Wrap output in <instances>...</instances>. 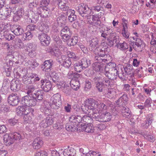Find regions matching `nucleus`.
I'll list each match as a JSON object with an SVG mask.
<instances>
[{
  "label": "nucleus",
  "mask_w": 156,
  "mask_h": 156,
  "mask_svg": "<svg viewBox=\"0 0 156 156\" xmlns=\"http://www.w3.org/2000/svg\"><path fill=\"white\" fill-rule=\"evenodd\" d=\"M40 85L41 89L45 92L50 91L52 87L51 82L46 79H42L41 80Z\"/></svg>",
  "instance_id": "obj_12"
},
{
  "label": "nucleus",
  "mask_w": 156,
  "mask_h": 156,
  "mask_svg": "<svg viewBox=\"0 0 156 156\" xmlns=\"http://www.w3.org/2000/svg\"><path fill=\"white\" fill-rule=\"evenodd\" d=\"M53 123V120L51 117L48 116L42 119L40 123V126L43 128H46Z\"/></svg>",
  "instance_id": "obj_16"
},
{
  "label": "nucleus",
  "mask_w": 156,
  "mask_h": 156,
  "mask_svg": "<svg viewBox=\"0 0 156 156\" xmlns=\"http://www.w3.org/2000/svg\"><path fill=\"white\" fill-rule=\"evenodd\" d=\"M125 72H123L122 69L121 73H120L119 78L121 79L124 80L125 79L126 75L131 74L133 73V66L130 64L125 65L123 67Z\"/></svg>",
  "instance_id": "obj_9"
},
{
  "label": "nucleus",
  "mask_w": 156,
  "mask_h": 156,
  "mask_svg": "<svg viewBox=\"0 0 156 156\" xmlns=\"http://www.w3.org/2000/svg\"><path fill=\"white\" fill-rule=\"evenodd\" d=\"M101 65V63L95 62L93 65V69L97 72L100 71L102 68Z\"/></svg>",
  "instance_id": "obj_51"
},
{
  "label": "nucleus",
  "mask_w": 156,
  "mask_h": 156,
  "mask_svg": "<svg viewBox=\"0 0 156 156\" xmlns=\"http://www.w3.org/2000/svg\"><path fill=\"white\" fill-rule=\"evenodd\" d=\"M122 20L123 29L122 30V34L124 37L126 38H128L129 34L127 30L128 27L127 24L128 23V20L124 18H123Z\"/></svg>",
  "instance_id": "obj_19"
},
{
  "label": "nucleus",
  "mask_w": 156,
  "mask_h": 156,
  "mask_svg": "<svg viewBox=\"0 0 156 156\" xmlns=\"http://www.w3.org/2000/svg\"><path fill=\"white\" fill-rule=\"evenodd\" d=\"M80 76L79 74L76 73H74L73 71H69L67 75V77L68 78L71 79H74L73 78H78Z\"/></svg>",
  "instance_id": "obj_41"
},
{
  "label": "nucleus",
  "mask_w": 156,
  "mask_h": 156,
  "mask_svg": "<svg viewBox=\"0 0 156 156\" xmlns=\"http://www.w3.org/2000/svg\"><path fill=\"white\" fill-rule=\"evenodd\" d=\"M12 133L13 136V138L14 141L15 140H19L21 138V135L20 133L16 132Z\"/></svg>",
  "instance_id": "obj_62"
},
{
  "label": "nucleus",
  "mask_w": 156,
  "mask_h": 156,
  "mask_svg": "<svg viewBox=\"0 0 156 156\" xmlns=\"http://www.w3.org/2000/svg\"><path fill=\"white\" fill-rule=\"evenodd\" d=\"M82 117L79 115H72L69 118V121L74 123L78 126L80 122L82 123Z\"/></svg>",
  "instance_id": "obj_21"
},
{
  "label": "nucleus",
  "mask_w": 156,
  "mask_h": 156,
  "mask_svg": "<svg viewBox=\"0 0 156 156\" xmlns=\"http://www.w3.org/2000/svg\"><path fill=\"white\" fill-rule=\"evenodd\" d=\"M59 73H52L51 78L53 82L56 83L59 81Z\"/></svg>",
  "instance_id": "obj_50"
},
{
  "label": "nucleus",
  "mask_w": 156,
  "mask_h": 156,
  "mask_svg": "<svg viewBox=\"0 0 156 156\" xmlns=\"http://www.w3.org/2000/svg\"><path fill=\"white\" fill-rule=\"evenodd\" d=\"M37 37L42 46H47L49 44L51 38L46 34L41 32L38 34Z\"/></svg>",
  "instance_id": "obj_11"
},
{
  "label": "nucleus",
  "mask_w": 156,
  "mask_h": 156,
  "mask_svg": "<svg viewBox=\"0 0 156 156\" xmlns=\"http://www.w3.org/2000/svg\"><path fill=\"white\" fill-rule=\"evenodd\" d=\"M84 130L88 133H92L94 132V127L91 126V124L89 125H87L84 127Z\"/></svg>",
  "instance_id": "obj_58"
},
{
  "label": "nucleus",
  "mask_w": 156,
  "mask_h": 156,
  "mask_svg": "<svg viewBox=\"0 0 156 156\" xmlns=\"http://www.w3.org/2000/svg\"><path fill=\"white\" fill-rule=\"evenodd\" d=\"M144 137L146 139L151 142H154L155 139L154 136L151 135L149 133H147L144 134Z\"/></svg>",
  "instance_id": "obj_57"
},
{
  "label": "nucleus",
  "mask_w": 156,
  "mask_h": 156,
  "mask_svg": "<svg viewBox=\"0 0 156 156\" xmlns=\"http://www.w3.org/2000/svg\"><path fill=\"white\" fill-rule=\"evenodd\" d=\"M13 136L12 133H7L4 135L3 140L6 145H10L13 143L14 141L13 138Z\"/></svg>",
  "instance_id": "obj_25"
},
{
  "label": "nucleus",
  "mask_w": 156,
  "mask_h": 156,
  "mask_svg": "<svg viewBox=\"0 0 156 156\" xmlns=\"http://www.w3.org/2000/svg\"><path fill=\"white\" fill-rule=\"evenodd\" d=\"M12 58L11 59L10 62H9V66H14L16 65V64L19 63L18 58V57L17 56H14L12 54Z\"/></svg>",
  "instance_id": "obj_49"
},
{
  "label": "nucleus",
  "mask_w": 156,
  "mask_h": 156,
  "mask_svg": "<svg viewBox=\"0 0 156 156\" xmlns=\"http://www.w3.org/2000/svg\"><path fill=\"white\" fill-rule=\"evenodd\" d=\"M99 100L98 101V105L96 109L98 110V108L99 109V111H101L106 110L108 109L107 106H106V105L103 103H100V102H99Z\"/></svg>",
  "instance_id": "obj_55"
},
{
  "label": "nucleus",
  "mask_w": 156,
  "mask_h": 156,
  "mask_svg": "<svg viewBox=\"0 0 156 156\" xmlns=\"http://www.w3.org/2000/svg\"><path fill=\"white\" fill-rule=\"evenodd\" d=\"M76 9L80 15L83 17L84 19L87 20L90 18L91 10L87 5L81 3L76 7Z\"/></svg>",
  "instance_id": "obj_6"
},
{
  "label": "nucleus",
  "mask_w": 156,
  "mask_h": 156,
  "mask_svg": "<svg viewBox=\"0 0 156 156\" xmlns=\"http://www.w3.org/2000/svg\"><path fill=\"white\" fill-rule=\"evenodd\" d=\"M133 40L135 41L133 42L138 48L140 49L144 42L140 38L133 37Z\"/></svg>",
  "instance_id": "obj_47"
},
{
  "label": "nucleus",
  "mask_w": 156,
  "mask_h": 156,
  "mask_svg": "<svg viewBox=\"0 0 156 156\" xmlns=\"http://www.w3.org/2000/svg\"><path fill=\"white\" fill-rule=\"evenodd\" d=\"M67 21L66 19H65L64 18H57V21L58 24L60 26L63 27L65 25Z\"/></svg>",
  "instance_id": "obj_59"
},
{
  "label": "nucleus",
  "mask_w": 156,
  "mask_h": 156,
  "mask_svg": "<svg viewBox=\"0 0 156 156\" xmlns=\"http://www.w3.org/2000/svg\"><path fill=\"white\" fill-rule=\"evenodd\" d=\"M121 111L123 117L128 119L131 117V111L127 106H122Z\"/></svg>",
  "instance_id": "obj_26"
},
{
  "label": "nucleus",
  "mask_w": 156,
  "mask_h": 156,
  "mask_svg": "<svg viewBox=\"0 0 156 156\" xmlns=\"http://www.w3.org/2000/svg\"><path fill=\"white\" fill-rule=\"evenodd\" d=\"M43 144V141L41 138L37 137L35 139L32 143L33 148L36 149L40 148Z\"/></svg>",
  "instance_id": "obj_24"
},
{
  "label": "nucleus",
  "mask_w": 156,
  "mask_h": 156,
  "mask_svg": "<svg viewBox=\"0 0 156 156\" xmlns=\"http://www.w3.org/2000/svg\"><path fill=\"white\" fill-rule=\"evenodd\" d=\"M61 98V95L60 94L58 93L54 94L51 98V102L49 104L52 108L57 110L60 108V113L65 112L63 108L61 107L62 102Z\"/></svg>",
  "instance_id": "obj_4"
},
{
  "label": "nucleus",
  "mask_w": 156,
  "mask_h": 156,
  "mask_svg": "<svg viewBox=\"0 0 156 156\" xmlns=\"http://www.w3.org/2000/svg\"><path fill=\"white\" fill-rule=\"evenodd\" d=\"M89 44V49L93 52L94 51L96 48H100L98 47L99 42L98 38L96 37L90 38L88 41Z\"/></svg>",
  "instance_id": "obj_14"
},
{
  "label": "nucleus",
  "mask_w": 156,
  "mask_h": 156,
  "mask_svg": "<svg viewBox=\"0 0 156 156\" xmlns=\"http://www.w3.org/2000/svg\"><path fill=\"white\" fill-rule=\"evenodd\" d=\"M84 69L87 68L91 64V61L87 58H84L79 61Z\"/></svg>",
  "instance_id": "obj_32"
},
{
  "label": "nucleus",
  "mask_w": 156,
  "mask_h": 156,
  "mask_svg": "<svg viewBox=\"0 0 156 156\" xmlns=\"http://www.w3.org/2000/svg\"><path fill=\"white\" fill-rule=\"evenodd\" d=\"M72 32L69 27L66 26L61 30L60 36L64 42H66L71 37Z\"/></svg>",
  "instance_id": "obj_10"
},
{
  "label": "nucleus",
  "mask_w": 156,
  "mask_h": 156,
  "mask_svg": "<svg viewBox=\"0 0 156 156\" xmlns=\"http://www.w3.org/2000/svg\"><path fill=\"white\" fill-rule=\"evenodd\" d=\"M82 123L85 124H90L93 123V119L91 117L88 115H85L82 117Z\"/></svg>",
  "instance_id": "obj_34"
},
{
  "label": "nucleus",
  "mask_w": 156,
  "mask_h": 156,
  "mask_svg": "<svg viewBox=\"0 0 156 156\" xmlns=\"http://www.w3.org/2000/svg\"><path fill=\"white\" fill-rule=\"evenodd\" d=\"M101 82L103 86H105L106 87H111L112 85L110 79L108 77H106L101 76Z\"/></svg>",
  "instance_id": "obj_37"
},
{
  "label": "nucleus",
  "mask_w": 156,
  "mask_h": 156,
  "mask_svg": "<svg viewBox=\"0 0 156 156\" xmlns=\"http://www.w3.org/2000/svg\"><path fill=\"white\" fill-rule=\"evenodd\" d=\"M18 122V120L15 118L9 119L8 121V123L11 126L15 125Z\"/></svg>",
  "instance_id": "obj_64"
},
{
  "label": "nucleus",
  "mask_w": 156,
  "mask_h": 156,
  "mask_svg": "<svg viewBox=\"0 0 156 156\" xmlns=\"http://www.w3.org/2000/svg\"><path fill=\"white\" fill-rule=\"evenodd\" d=\"M122 68L116 67L113 69H108V68L106 67L103 73L106 77H108L109 79L111 80H114L116 79L118 76L119 77Z\"/></svg>",
  "instance_id": "obj_5"
},
{
  "label": "nucleus",
  "mask_w": 156,
  "mask_h": 156,
  "mask_svg": "<svg viewBox=\"0 0 156 156\" xmlns=\"http://www.w3.org/2000/svg\"><path fill=\"white\" fill-rule=\"evenodd\" d=\"M33 76L32 73H29L23 76L22 77L23 83L26 85L34 83V80L33 79L34 77Z\"/></svg>",
  "instance_id": "obj_15"
},
{
  "label": "nucleus",
  "mask_w": 156,
  "mask_h": 156,
  "mask_svg": "<svg viewBox=\"0 0 156 156\" xmlns=\"http://www.w3.org/2000/svg\"><path fill=\"white\" fill-rule=\"evenodd\" d=\"M3 36L5 39L8 41L12 40L15 38V36L7 32L4 33Z\"/></svg>",
  "instance_id": "obj_61"
},
{
  "label": "nucleus",
  "mask_w": 156,
  "mask_h": 156,
  "mask_svg": "<svg viewBox=\"0 0 156 156\" xmlns=\"http://www.w3.org/2000/svg\"><path fill=\"white\" fill-rule=\"evenodd\" d=\"M78 39L77 37L74 36L71 38H69L66 41L68 42V43L69 44L70 46H73L76 45L78 42Z\"/></svg>",
  "instance_id": "obj_42"
},
{
  "label": "nucleus",
  "mask_w": 156,
  "mask_h": 156,
  "mask_svg": "<svg viewBox=\"0 0 156 156\" xmlns=\"http://www.w3.org/2000/svg\"><path fill=\"white\" fill-rule=\"evenodd\" d=\"M8 103L12 106L17 105L20 101V98L16 93H12L8 98Z\"/></svg>",
  "instance_id": "obj_8"
},
{
  "label": "nucleus",
  "mask_w": 156,
  "mask_h": 156,
  "mask_svg": "<svg viewBox=\"0 0 156 156\" xmlns=\"http://www.w3.org/2000/svg\"><path fill=\"white\" fill-rule=\"evenodd\" d=\"M22 84L18 80H12L10 83V88L13 91H16L22 86Z\"/></svg>",
  "instance_id": "obj_18"
},
{
  "label": "nucleus",
  "mask_w": 156,
  "mask_h": 156,
  "mask_svg": "<svg viewBox=\"0 0 156 156\" xmlns=\"http://www.w3.org/2000/svg\"><path fill=\"white\" fill-rule=\"evenodd\" d=\"M117 48L122 51H125L128 48L129 45L125 42H119L116 45Z\"/></svg>",
  "instance_id": "obj_36"
},
{
  "label": "nucleus",
  "mask_w": 156,
  "mask_h": 156,
  "mask_svg": "<svg viewBox=\"0 0 156 156\" xmlns=\"http://www.w3.org/2000/svg\"><path fill=\"white\" fill-rule=\"evenodd\" d=\"M67 57L71 58H73L74 61H76L78 59V57L73 52L68 51L67 52Z\"/></svg>",
  "instance_id": "obj_56"
},
{
  "label": "nucleus",
  "mask_w": 156,
  "mask_h": 156,
  "mask_svg": "<svg viewBox=\"0 0 156 156\" xmlns=\"http://www.w3.org/2000/svg\"><path fill=\"white\" fill-rule=\"evenodd\" d=\"M74 69L75 71L77 72L80 73L84 69L79 61L76 62L74 65Z\"/></svg>",
  "instance_id": "obj_45"
},
{
  "label": "nucleus",
  "mask_w": 156,
  "mask_h": 156,
  "mask_svg": "<svg viewBox=\"0 0 156 156\" xmlns=\"http://www.w3.org/2000/svg\"><path fill=\"white\" fill-rule=\"evenodd\" d=\"M128 101V98L127 95L124 94L115 102L117 105H119V106H125L126 104L127 103Z\"/></svg>",
  "instance_id": "obj_20"
},
{
  "label": "nucleus",
  "mask_w": 156,
  "mask_h": 156,
  "mask_svg": "<svg viewBox=\"0 0 156 156\" xmlns=\"http://www.w3.org/2000/svg\"><path fill=\"white\" fill-rule=\"evenodd\" d=\"M4 68L6 76L8 77L10 76L12 70L11 67L9 65L6 64L4 66Z\"/></svg>",
  "instance_id": "obj_46"
},
{
  "label": "nucleus",
  "mask_w": 156,
  "mask_h": 156,
  "mask_svg": "<svg viewBox=\"0 0 156 156\" xmlns=\"http://www.w3.org/2000/svg\"><path fill=\"white\" fill-rule=\"evenodd\" d=\"M110 51V48L106 47V46L105 48H96L94 51H93L95 54L94 59L95 61H96L95 62L101 63L105 61V60L104 59L103 57L106 54V52H109Z\"/></svg>",
  "instance_id": "obj_3"
},
{
  "label": "nucleus",
  "mask_w": 156,
  "mask_h": 156,
  "mask_svg": "<svg viewBox=\"0 0 156 156\" xmlns=\"http://www.w3.org/2000/svg\"><path fill=\"white\" fill-rule=\"evenodd\" d=\"M64 4H58V8L61 9L64 11H68L70 9L69 7V4L68 2L66 3H64Z\"/></svg>",
  "instance_id": "obj_43"
},
{
  "label": "nucleus",
  "mask_w": 156,
  "mask_h": 156,
  "mask_svg": "<svg viewBox=\"0 0 156 156\" xmlns=\"http://www.w3.org/2000/svg\"><path fill=\"white\" fill-rule=\"evenodd\" d=\"M35 90V87L34 86L32 85H30L28 86V89L27 90V93L28 95L27 96L29 97L32 96L34 94L33 92Z\"/></svg>",
  "instance_id": "obj_54"
},
{
  "label": "nucleus",
  "mask_w": 156,
  "mask_h": 156,
  "mask_svg": "<svg viewBox=\"0 0 156 156\" xmlns=\"http://www.w3.org/2000/svg\"><path fill=\"white\" fill-rule=\"evenodd\" d=\"M11 30L15 35L17 36L22 34L23 32V28L20 26L18 25H14L11 29Z\"/></svg>",
  "instance_id": "obj_22"
},
{
  "label": "nucleus",
  "mask_w": 156,
  "mask_h": 156,
  "mask_svg": "<svg viewBox=\"0 0 156 156\" xmlns=\"http://www.w3.org/2000/svg\"><path fill=\"white\" fill-rule=\"evenodd\" d=\"M116 95V91L114 88H110L108 89L107 95L110 99L114 98Z\"/></svg>",
  "instance_id": "obj_35"
},
{
  "label": "nucleus",
  "mask_w": 156,
  "mask_h": 156,
  "mask_svg": "<svg viewBox=\"0 0 156 156\" xmlns=\"http://www.w3.org/2000/svg\"><path fill=\"white\" fill-rule=\"evenodd\" d=\"M62 59V62L60 60H58V61L60 63L62 62V65L64 66L69 68L71 65L72 62L71 59L67 56L62 55L61 56Z\"/></svg>",
  "instance_id": "obj_17"
},
{
  "label": "nucleus",
  "mask_w": 156,
  "mask_h": 156,
  "mask_svg": "<svg viewBox=\"0 0 156 156\" xmlns=\"http://www.w3.org/2000/svg\"><path fill=\"white\" fill-rule=\"evenodd\" d=\"M62 91L67 95L70 94L71 93V89L70 87L66 84H65L62 87Z\"/></svg>",
  "instance_id": "obj_48"
},
{
  "label": "nucleus",
  "mask_w": 156,
  "mask_h": 156,
  "mask_svg": "<svg viewBox=\"0 0 156 156\" xmlns=\"http://www.w3.org/2000/svg\"><path fill=\"white\" fill-rule=\"evenodd\" d=\"M10 25L6 23L0 24V31H2L3 30L6 31L8 30L10 28Z\"/></svg>",
  "instance_id": "obj_44"
},
{
  "label": "nucleus",
  "mask_w": 156,
  "mask_h": 156,
  "mask_svg": "<svg viewBox=\"0 0 156 156\" xmlns=\"http://www.w3.org/2000/svg\"><path fill=\"white\" fill-rule=\"evenodd\" d=\"M96 111L93 115V118L95 119L96 121L99 122H106L110 121L112 118V116L109 112L105 113L100 115L98 110Z\"/></svg>",
  "instance_id": "obj_7"
},
{
  "label": "nucleus",
  "mask_w": 156,
  "mask_h": 156,
  "mask_svg": "<svg viewBox=\"0 0 156 156\" xmlns=\"http://www.w3.org/2000/svg\"><path fill=\"white\" fill-rule=\"evenodd\" d=\"M53 62L51 59L46 60L44 62V70L45 72H49L51 70L53 64Z\"/></svg>",
  "instance_id": "obj_29"
},
{
  "label": "nucleus",
  "mask_w": 156,
  "mask_h": 156,
  "mask_svg": "<svg viewBox=\"0 0 156 156\" xmlns=\"http://www.w3.org/2000/svg\"><path fill=\"white\" fill-rule=\"evenodd\" d=\"M15 45H17V47L20 48H23L24 46L23 43L22 41L19 38H16L15 39Z\"/></svg>",
  "instance_id": "obj_52"
},
{
  "label": "nucleus",
  "mask_w": 156,
  "mask_h": 156,
  "mask_svg": "<svg viewBox=\"0 0 156 156\" xmlns=\"http://www.w3.org/2000/svg\"><path fill=\"white\" fill-rule=\"evenodd\" d=\"M151 35L152 39L150 42V44L151 45L154 46L156 45V34L151 33Z\"/></svg>",
  "instance_id": "obj_63"
},
{
  "label": "nucleus",
  "mask_w": 156,
  "mask_h": 156,
  "mask_svg": "<svg viewBox=\"0 0 156 156\" xmlns=\"http://www.w3.org/2000/svg\"><path fill=\"white\" fill-rule=\"evenodd\" d=\"M90 15L92 17V24L96 26H100L101 23V21L98 16L97 14Z\"/></svg>",
  "instance_id": "obj_33"
},
{
  "label": "nucleus",
  "mask_w": 156,
  "mask_h": 156,
  "mask_svg": "<svg viewBox=\"0 0 156 156\" xmlns=\"http://www.w3.org/2000/svg\"><path fill=\"white\" fill-rule=\"evenodd\" d=\"M68 11L70 12V14L68 16L69 21L70 22H72L75 21L77 19V16L75 14V11L70 9Z\"/></svg>",
  "instance_id": "obj_38"
},
{
  "label": "nucleus",
  "mask_w": 156,
  "mask_h": 156,
  "mask_svg": "<svg viewBox=\"0 0 156 156\" xmlns=\"http://www.w3.org/2000/svg\"><path fill=\"white\" fill-rule=\"evenodd\" d=\"M36 12L41 17L46 18L49 16L51 14L50 10L47 7L40 6L36 9Z\"/></svg>",
  "instance_id": "obj_13"
},
{
  "label": "nucleus",
  "mask_w": 156,
  "mask_h": 156,
  "mask_svg": "<svg viewBox=\"0 0 156 156\" xmlns=\"http://www.w3.org/2000/svg\"><path fill=\"white\" fill-rule=\"evenodd\" d=\"M66 123L65 125L66 129L69 131L73 132L77 129V126L74 123H72L71 122Z\"/></svg>",
  "instance_id": "obj_31"
},
{
  "label": "nucleus",
  "mask_w": 156,
  "mask_h": 156,
  "mask_svg": "<svg viewBox=\"0 0 156 156\" xmlns=\"http://www.w3.org/2000/svg\"><path fill=\"white\" fill-rule=\"evenodd\" d=\"M75 153V150L72 147L69 148V146H68L67 148L65 149L63 151L64 156H74Z\"/></svg>",
  "instance_id": "obj_30"
},
{
  "label": "nucleus",
  "mask_w": 156,
  "mask_h": 156,
  "mask_svg": "<svg viewBox=\"0 0 156 156\" xmlns=\"http://www.w3.org/2000/svg\"><path fill=\"white\" fill-rule=\"evenodd\" d=\"M80 83L77 78L71 80L70 82V85L71 87L73 90H77L79 88Z\"/></svg>",
  "instance_id": "obj_27"
},
{
  "label": "nucleus",
  "mask_w": 156,
  "mask_h": 156,
  "mask_svg": "<svg viewBox=\"0 0 156 156\" xmlns=\"http://www.w3.org/2000/svg\"><path fill=\"white\" fill-rule=\"evenodd\" d=\"M32 34L30 31L26 32L23 35L22 39L24 40H30L33 37Z\"/></svg>",
  "instance_id": "obj_53"
},
{
  "label": "nucleus",
  "mask_w": 156,
  "mask_h": 156,
  "mask_svg": "<svg viewBox=\"0 0 156 156\" xmlns=\"http://www.w3.org/2000/svg\"><path fill=\"white\" fill-rule=\"evenodd\" d=\"M38 5V3L36 1L32 0L30 2L28 6L29 8L34 10L35 12H36V9Z\"/></svg>",
  "instance_id": "obj_40"
},
{
  "label": "nucleus",
  "mask_w": 156,
  "mask_h": 156,
  "mask_svg": "<svg viewBox=\"0 0 156 156\" xmlns=\"http://www.w3.org/2000/svg\"><path fill=\"white\" fill-rule=\"evenodd\" d=\"M38 29L39 30L44 33H47L50 30L49 26L47 25L43 24L39 25L38 27Z\"/></svg>",
  "instance_id": "obj_39"
},
{
  "label": "nucleus",
  "mask_w": 156,
  "mask_h": 156,
  "mask_svg": "<svg viewBox=\"0 0 156 156\" xmlns=\"http://www.w3.org/2000/svg\"><path fill=\"white\" fill-rule=\"evenodd\" d=\"M93 122V124H92V126L94 125L98 129L100 130H103L105 128V126L104 124L102 123H97L96 122Z\"/></svg>",
  "instance_id": "obj_60"
},
{
  "label": "nucleus",
  "mask_w": 156,
  "mask_h": 156,
  "mask_svg": "<svg viewBox=\"0 0 156 156\" xmlns=\"http://www.w3.org/2000/svg\"><path fill=\"white\" fill-rule=\"evenodd\" d=\"M11 11L8 8H5L4 9H0V18L5 19L10 16Z\"/></svg>",
  "instance_id": "obj_23"
},
{
  "label": "nucleus",
  "mask_w": 156,
  "mask_h": 156,
  "mask_svg": "<svg viewBox=\"0 0 156 156\" xmlns=\"http://www.w3.org/2000/svg\"><path fill=\"white\" fill-rule=\"evenodd\" d=\"M98 105V101L95 99L90 98L86 99L84 104H82L81 106L83 112L84 113L87 114L91 113L93 118V115L96 110L97 107Z\"/></svg>",
  "instance_id": "obj_2"
},
{
  "label": "nucleus",
  "mask_w": 156,
  "mask_h": 156,
  "mask_svg": "<svg viewBox=\"0 0 156 156\" xmlns=\"http://www.w3.org/2000/svg\"><path fill=\"white\" fill-rule=\"evenodd\" d=\"M41 92V90H39L34 92L32 96L26 95L23 97L21 100V104L28 107L35 106L37 102L43 98Z\"/></svg>",
  "instance_id": "obj_1"
},
{
  "label": "nucleus",
  "mask_w": 156,
  "mask_h": 156,
  "mask_svg": "<svg viewBox=\"0 0 156 156\" xmlns=\"http://www.w3.org/2000/svg\"><path fill=\"white\" fill-rule=\"evenodd\" d=\"M47 49L46 51L47 52L50 53L54 56L57 57L60 54L59 49L57 47H50Z\"/></svg>",
  "instance_id": "obj_28"
}]
</instances>
